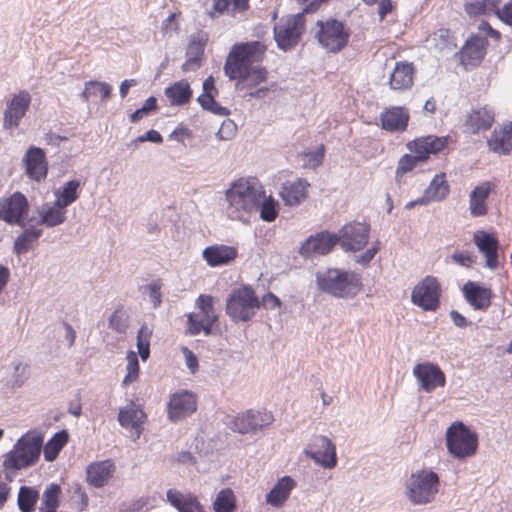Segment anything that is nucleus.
<instances>
[{
    "label": "nucleus",
    "mask_w": 512,
    "mask_h": 512,
    "mask_svg": "<svg viewBox=\"0 0 512 512\" xmlns=\"http://www.w3.org/2000/svg\"><path fill=\"white\" fill-rule=\"evenodd\" d=\"M62 488L57 483H50L46 486L41 497V504L38 512H54L61 505Z\"/></svg>",
    "instance_id": "nucleus-43"
},
{
    "label": "nucleus",
    "mask_w": 512,
    "mask_h": 512,
    "mask_svg": "<svg viewBox=\"0 0 512 512\" xmlns=\"http://www.w3.org/2000/svg\"><path fill=\"white\" fill-rule=\"evenodd\" d=\"M336 232L321 230L308 236L299 247L298 253L304 259H313L315 256H325L339 245Z\"/></svg>",
    "instance_id": "nucleus-13"
},
{
    "label": "nucleus",
    "mask_w": 512,
    "mask_h": 512,
    "mask_svg": "<svg viewBox=\"0 0 512 512\" xmlns=\"http://www.w3.org/2000/svg\"><path fill=\"white\" fill-rule=\"evenodd\" d=\"M197 409V396L189 390H179L170 396L167 404L168 419L174 423L185 419Z\"/></svg>",
    "instance_id": "nucleus-17"
},
{
    "label": "nucleus",
    "mask_w": 512,
    "mask_h": 512,
    "mask_svg": "<svg viewBox=\"0 0 512 512\" xmlns=\"http://www.w3.org/2000/svg\"><path fill=\"white\" fill-rule=\"evenodd\" d=\"M461 291L465 301L476 311H487L495 296L490 287L479 281L468 280Z\"/></svg>",
    "instance_id": "nucleus-20"
},
{
    "label": "nucleus",
    "mask_w": 512,
    "mask_h": 512,
    "mask_svg": "<svg viewBox=\"0 0 512 512\" xmlns=\"http://www.w3.org/2000/svg\"><path fill=\"white\" fill-rule=\"evenodd\" d=\"M309 186L310 184L304 178L286 181L282 184L279 195L286 206H298L307 198Z\"/></svg>",
    "instance_id": "nucleus-30"
},
{
    "label": "nucleus",
    "mask_w": 512,
    "mask_h": 512,
    "mask_svg": "<svg viewBox=\"0 0 512 512\" xmlns=\"http://www.w3.org/2000/svg\"><path fill=\"white\" fill-rule=\"evenodd\" d=\"M205 44V39L195 35L191 36L186 50V56L189 58V62L197 63V66L200 65L204 55Z\"/></svg>",
    "instance_id": "nucleus-53"
},
{
    "label": "nucleus",
    "mask_w": 512,
    "mask_h": 512,
    "mask_svg": "<svg viewBox=\"0 0 512 512\" xmlns=\"http://www.w3.org/2000/svg\"><path fill=\"white\" fill-rule=\"evenodd\" d=\"M28 377H29L28 366L27 365L22 366L21 363H18L14 367V373L11 378V387L14 389L21 388L24 385L25 381L28 379Z\"/></svg>",
    "instance_id": "nucleus-61"
},
{
    "label": "nucleus",
    "mask_w": 512,
    "mask_h": 512,
    "mask_svg": "<svg viewBox=\"0 0 512 512\" xmlns=\"http://www.w3.org/2000/svg\"><path fill=\"white\" fill-rule=\"evenodd\" d=\"M499 4L500 0H471L464 3V11L471 18L486 15L491 12L495 14V10Z\"/></svg>",
    "instance_id": "nucleus-45"
},
{
    "label": "nucleus",
    "mask_w": 512,
    "mask_h": 512,
    "mask_svg": "<svg viewBox=\"0 0 512 512\" xmlns=\"http://www.w3.org/2000/svg\"><path fill=\"white\" fill-rule=\"evenodd\" d=\"M441 286L437 278L426 276L411 292V301L424 311L435 312L440 306Z\"/></svg>",
    "instance_id": "nucleus-12"
},
{
    "label": "nucleus",
    "mask_w": 512,
    "mask_h": 512,
    "mask_svg": "<svg viewBox=\"0 0 512 512\" xmlns=\"http://www.w3.org/2000/svg\"><path fill=\"white\" fill-rule=\"evenodd\" d=\"M238 257V249L235 246L214 244L207 246L202 251V258L207 265L215 268L230 265Z\"/></svg>",
    "instance_id": "nucleus-26"
},
{
    "label": "nucleus",
    "mask_w": 512,
    "mask_h": 512,
    "mask_svg": "<svg viewBox=\"0 0 512 512\" xmlns=\"http://www.w3.org/2000/svg\"><path fill=\"white\" fill-rule=\"evenodd\" d=\"M279 209V202L271 195L267 197L264 194V197L259 201V204H257V209H254V211H259V216L262 221L273 222L279 214Z\"/></svg>",
    "instance_id": "nucleus-48"
},
{
    "label": "nucleus",
    "mask_w": 512,
    "mask_h": 512,
    "mask_svg": "<svg viewBox=\"0 0 512 512\" xmlns=\"http://www.w3.org/2000/svg\"><path fill=\"white\" fill-rule=\"evenodd\" d=\"M296 486L297 482L289 475L279 478L266 494V503L274 508L283 507Z\"/></svg>",
    "instance_id": "nucleus-31"
},
{
    "label": "nucleus",
    "mask_w": 512,
    "mask_h": 512,
    "mask_svg": "<svg viewBox=\"0 0 512 512\" xmlns=\"http://www.w3.org/2000/svg\"><path fill=\"white\" fill-rule=\"evenodd\" d=\"M306 19L303 13H296L278 23L273 28L274 40L277 47L284 51L292 50L301 40L305 32Z\"/></svg>",
    "instance_id": "nucleus-9"
},
{
    "label": "nucleus",
    "mask_w": 512,
    "mask_h": 512,
    "mask_svg": "<svg viewBox=\"0 0 512 512\" xmlns=\"http://www.w3.org/2000/svg\"><path fill=\"white\" fill-rule=\"evenodd\" d=\"M43 441L41 432L30 430L17 440L14 448L20 452L26 465L34 466L40 458Z\"/></svg>",
    "instance_id": "nucleus-23"
},
{
    "label": "nucleus",
    "mask_w": 512,
    "mask_h": 512,
    "mask_svg": "<svg viewBox=\"0 0 512 512\" xmlns=\"http://www.w3.org/2000/svg\"><path fill=\"white\" fill-rule=\"evenodd\" d=\"M118 422L123 428H131L139 438L143 433V424L147 419L145 412L138 406H125L119 409Z\"/></svg>",
    "instance_id": "nucleus-33"
},
{
    "label": "nucleus",
    "mask_w": 512,
    "mask_h": 512,
    "mask_svg": "<svg viewBox=\"0 0 512 512\" xmlns=\"http://www.w3.org/2000/svg\"><path fill=\"white\" fill-rule=\"evenodd\" d=\"M128 363H127V373L122 381V384L124 386H128L129 384L135 382L138 379L139 376V361L134 352L128 353Z\"/></svg>",
    "instance_id": "nucleus-57"
},
{
    "label": "nucleus",
    "mask_w": 512,
    "mask_h": 512,
    "mask_svg": "<svg viewBox=\"0 0 512 512\" xmlns=\"http://www.w3.org/2000/svg\"><path fill=\"white\" fill-rule=\"evenodd\" d=\"M476 258L474 254L467 250H456L451 255V260L454 263L466 268L471 267L476 262Z\"/></svg>",
    "instance_id": "nucleus-60"
},
{
    "label": "nucleus",
    "mask_w": 512,
    "mask_h": 512,
    "mask_svg": "<svg viewBox=\"0 0 512 512\" xmlns=\"http://www.w3.org/2000/svg\"><path fill=\"white\" fill-rule=\"evenodd\" d=\"M29 210L28 198L20 191L0 198V221L8 225L24 227L25 221H28Z\"/></svg>",
    "instance_id": "nucleus-10"
},
{
    "label": "nucleus",
    "mask_w": 512,
    "mask_h": 512,
    "mask_svg": "<svg viewBox=\"0 0 512 512\" xmlns=\"http://www.w3.org/2000/svg\"><path fill=\"white\" fill-rule=\"evenodd\" d=\"M259 310L258 296L252 286L234 288L225 301V312L233 323L248 322Z\"/></svg>",
    "instance_id": "nucleus-2"
},
{
    "label": "nucleus",
    "mask_w": 512,
    "mask_h": 512,
    "mask_svg": "<svg viewBox=\"0 0 512 512\" xmlns=\"http://www.w3.org/2000/svg\"><path fill=\"white\" fill-rule=\"evenodd\" d=\"M273 421V414L266 409H248L243 413H238L236 416H227L225 424L233 432L246 435L257 434L270 426Z\"/></svg>",
    "instance_id": "nucleus-8"
},
{
    "label": "nucleus",
    "mask_w": 512,
    "mask_h": 512,
    "mask_svg": "<svg viewBox=\"0 0 512 512\" xmlns=\"http://www.w3.org/2000/svg\"><path fill=\"white\" fill-rule=\"evenodd\" d=\"M439 476L431 469H422L411 474L407 495L413 504L430 503L438 492Z\"/></svg>",
    "instance_id": "nucleus-7"
},
{
    "label": "nucleus",
    "mask_w": 512,
    "mask_h": 512,
    "mask_svg": "<svg viewBox=\"0 0 512 512\" xmlns=\"http://www.w3.org/2000/svg\"><path fill=\"white\" fill-rule=\"evenodd\" d=\"M316 26L315 39L327 52L337 54L348 45L352 32L345 21L331 17L317 20Z\"/></svg>",
    "instance_id": "nucleus-4"
},
{
    "label": "nucleus",
    "mask_w": 512,
    "mask_h": 512,
    "mask_svg": "<svg viewBox=\"0 0 512 512\" xmlns=\"http://www.w3.org/2000/svg\"><path fill=\"white\" fill-rule=\"evenodd\" d=\"M164 94L169 99L171 106H184L190 103L193 90L189 82L182 79L167 86Z\"/></svg>",
    "instance_id": "nucleus-39"
},
{
    "label": "nucleus",
    "mask_w": 512,
    "mask_h": 512,
    "mask_svg": "<svg viewBox=\"0 0 512 512\" xmlns=\"http://www.w3.org/2000/svg\"><path fill=\"white\" fill-rule=\"evenodd\" d=\"M425 191L433 201L444 200L450 192L449 184L445 179V173L435 175Z\"/></svg>",
    "instance_id": "nucleus-47"
},
{
    "label": "nucleus",
    "mask_w": 512,
    "mask_h": 512,
    "mask_svg": "<svg viewBox=\"0 0 512 512\" xmlns=\"http://www.w3.org/2000/svg\"><path fill=\"white\" fill-rule=\"evenodd\" d=\"M445 442L448 453L457 460L475 455L479 444L477 432L459 420L447 428Z\"/></svg>",
    "instance_id": "nucleus-3"
},
{
    "label": "nucleus",
    "mask_w": 512,
    "mask_h": 512,
    "mask_svg": "<svg viewBox=\"0 0 512 512\" xmlns=\"http://www.w3.org/2000/svg\"><path fill=\"white\" fill-rule=\"evenodd\" d=\"M96 88L100 91L101 101H106L112 96V87L106 82L89 80L85 82L84 90L80 93V99L88 102L92 95H96Z\"/></svg>",
    "instance_id": "nucleus-46"
},
{
    "label": "nucleus",
    "mask_w": 512,
    "mask_h": 512,
    "mask_svg": "<svg viewBox=\"0 0 512 512\" xmlns=\"http://www.w3.org/2000/svg\"><path fill=\"white\" fill-rule=\"evenodd\" d=\"M299 156L302 158L305 168L316 169L322 165L325 157V145L320 144L315 150L304 151Z\"/></svg>",
    "instance_id": "nucleus-55"
},
{
    "label": "nucleus",
    "mask_w": 512,
    "mask_h": 512,
    "mask_svg": "<svg viewBox=\"0 0 512 512\" xmlns=\"http://www.w3.org/2000/svg\"><path fill=\"white\" fill-rule=\"evenodd\" d=\"M158 109L159 105L157 98L155 96H150L145 100L140 108L136 109L132 114H130L129 120L131 123L136 124L144 117L155 114Z\"/></svg>",
    "instance_id": "nucleus-52"
},
{
    "label": "nucleus",
    "mask_w": 512,
    "mask_h": 512,
    "mask_svg": "<svg viewBox=\"0 0 512 512\" xmlns=\"http://www.w3.org/2000/svg\"><path fill=\"white\" fill-rule=\"evenodd\" d=\"M259 309L264 308L266 310L280 309L283 305L281 299L273 292L265 293L261 299L258 298Z\"/></svg>",
    "instance_id": "nucleus-58"
},
{
    "label": "nucleus",
    "mask_w": 512,
    "mask_h": 512,
    "mask_svg": "<svg viewBox=\"0 0 512 512\" xmlns=\"http://www.w3.org/2000/svg\"><path fill=\"white\" fill-rule=\"evenodd\" d=\"M115 465L112 460H104L92 463L86 468L87 482L96 488L103 487L112 477Z\"/></svg>",
    "instance_id": "nucleus-34"
},
{
    "label": "nucleus",
    "mask_w": 512,
    "mask_h": 512,
    "mask_svg": "<svg viewBox=\"0 0 512 512\" xmlns=\"http://www.w3.org/2000/svg\"><path fill=\"white\" fill-rule=\"evenodd\" d=\"M224 74L230 80L236 81L235 89L237 91L250 92L268 79V70L261 65L246 69H242L237 65L234 70H227Z\"/></svg>",
    "instance_id": "nucleus-15"
},
{
    "label": "nucleus",
    "mask_w": 512,
    "mask_h": 512,
    "mask_svg": "<svg viewBox=\"0 0 512 512\" xmlns=\"http://www.w3.org/2000/svg\"><path fill=\"white\" fill-rule=\"evenodd\" d=\"M161 287L162 283L160 279L153 280L145 287L154 308L159 307L162 303Z\"/></svg>",
    "instance_id": "nucleus-59"
},
{
    "label": "nucleus",
    "mask_w": 512,
    "mask_h": 512,
    "mask_svg": "<svg viewBox=\"0 0 512 512\" xmlns=\"http://www.w3.org/2000/svg\"><path fill=\"white\" fill-rule=\"evenodd\" d=\"M426 163V161L421 158L420 154L412 153V154H404L398 160L395 178L398 182H400L401 177L411 172L414 168H416L419 164Z\"/></svg>",
    "instance_id": "nucleus-50"
},
{
    "label": "nucleus",
    "mask_w": 512,
    "mask_h": 512,
    "mask_svg": "<svg viewBox=\"0 0 512 512\" xmlns=\"http://www.w3.org/2000/svg\"><path fill=\"white\" fill-rule=\"evenodd\" d=\"M451 143H453V139L450 135H426L409 141L406 146L411 153L420 154L421 158L427 162L431 155H438Z\"/></svg>",
    "instance_id": "nucleus-18"
},
{
    "label": "nucleus",
    "mask_w": 512,
    "mask_h": 512,
    "mask_svg": "<svg viewBox=\"0 0 512 512\" xmlns=\"http://www.w3.org/2000/svg\"><path fill=\"white\" fill-rule=\"evenodd\" d=\"M487 144L494 153L509 155L512 151V122L505 124L499 131L495 129Z\"/></svg>",
    "instance_id": "nucleus-38"
},
{
    "label": "nucleus",
    "mask_w": 512,
    "mask_h": 512,
    "mask_svg": "<svg viewBox=\"0 0 512 512\" xmlns=\"http://www.w3.org/2000/svg\"><path fill=\"white\" fill-rule=\"evenodd\" d=\"M304 454L324 469H333L338 463L336 446L327 436H315L304 449Z\"/></svg>",
    "instance_id": "nucleus-14"
},
{
    "label": "nucleus",
    "mask_w": 512,
    "mask_h": 512,
    "mask_svg": "<svg viewBox=\"0 0 512 512\" xmlns=\"http://www.w3.org/2000/svg\"><path fill=\"white\" fill-rule=\"evenodd\" d=\"M25 174L35 182L43 181L48 175V161L43 148L31 145L26 150L23 159Z\"/></svg>",
    "instance_id": "nucleus-21"
},
{
    "label": "nucleus",
    "mask_w": 512,
    "mask_h": 512,
    "mask_svg": "<svg viewBox=\"0 0 512 512\" xmlns=\"http://www.w3.org/2000/svg\"><path fill=\"white\" fill-rule=\"evenodd\" d=\"M415 376L421 390L430 393L437 387H444L446 384L445 373L438 364L426 361L417 363L413 368Z\"/></svg>",
    "instance_id": "nucleus-19"
},
{
    "label": "nucleus",
    "mask_w": 512,
    "mask_h": 512,
    "mask_svg": "<svg viewBox=\"0 0 512 512\" xmlns=\"http://www.w3.org/2000/svg\"><path fill=\"white\" fill-rule=\"evenodd\" d=\"M166 500L178 512H206L198 497L192 493L170 488L166 492Z\"/></svg>",
    "instance_id": "nucleus-29"
},
{
    "label": "nucleus",
    "mask_w": 512,
    "mask_h": 512,
    "mask_svg": "<svg viewBox=\"0 0 512 512\" xmlns=\"http://www.w3.org/2000/svg\"><path fill=\"white\" fill-rule=\"evenodd\" d=\"M69 438L70 435L66 429H62L54 433L53 436L44 445L43 455L45 461H55L61 450L67 445Z\"/></svg>",
    "instance_id": "nucleus-42"
},
{
    "label": "nucleus",
    "mask_w": 512,
    "mask_h": 512,
    "mask_svg": "<svg viewBox=\"0 0 512 512\" xmlns=\"http://www.w3.org/2000/svg\"><path fill=\"white\" fill-rule=\"evenodd\" d=\"M380 241L376 240L370 248H368L364 253L355 257V262L362 265L363 267L369 266L371 261L374 259L375 255L380 250Z\"/></svg>",
    "instance_id": "nucleus-62"
},
{
    "label": "nucleus",
    "mask_w": 512,
    "mask_h": 512,
    "mask_svg": "<svg viewBox=\"0 0 512 512\" xmlns=\"http://www.w3.org/2000/svg\"><path fill=\"white\" fill-rule=\"evenodd\" d=\"M265 190L256 178L234 181L226 191V199L235 210L251 213L264 197Z\"/></svg>",
    "instance_id": "nucleus-5"
},
{
    "label": "nucleus",
    "mask_w": 512,
    "mask_h": 512,
    "mask_svg": "<svg viewBox=\"0 0 512 512\" xmlns=\"http://www.w3.org/2000/svg\"><path fill=\"white\" fill-rule=\"evenodd\" d=\"M320 291L336 298H353L362 288L361 275L350 270L327 268L315 275Z\"/></svg>",
    "instance_id": "nucleus-1"
},
{
    "label": "nucleus",
    "mask_w": 512,
    "mask_h": 512,
    "mask_svg": "<svg viewBox=\"0 0 512 512\" xmlns=\"http://www.w3.org/2000/svg\"><path fill=\"white\" fill-rule=\"evenodd\" d=\"M415 67L412 62L400 61L390 74L389 84L391 89H408L413 85Z\"/></svg>",
    "instance_id": "nucleus-36"
},
{
    "label": "nucleus",
    "mask_w": 512,
    "mask_h": 512,
    "mask_svg": "<svg viewBox=\"0 0 512 512\" xmlns=\"http://www.w3.org/2000/svg\"><path fill=\"white\" fill-rule=\"evenodd\" d=\"M495 189V185L490 181H484L477 185L469 195V210L473 217L485 216L488 212L487 199L490 193Z\"/></svg>",
    "instance_id": "nucleus-32"
},
{
    "label": "nucleus",
    "mask_w": 512,
    "mask_h": 512,
    "mask_svg": "<svg viewBox=\"0 0 512 512\" xmlns=\"http://www.w3.org/2000/svg\"><path fill=\"white\" fill-rule=\"evenodd\" d=\"M489 42L486 37L472 34L464 43L455 56L463 66L471 65L477 67L481 64L487 53Z\"/></svg>",
    "instance_id": "nucleus-22"
},
{
    "label": "nucleus",
    "mask_w": 512,
    "mask_h": 512,
    "mask_svg": "<svg viewBox=\"0 0 512 512\" xmlns=\"http://www.w3.org/2000/svg\"><path fill=\"white\" fill-rule=\"evenodd\" d=\"M40 499L39 490L34 486L22 485L19 488L17 506L20 512H34Z\"/></svg>",
    "instance_id": "nucleus-44"
},
{
    "label": "nucleus",
    "mask_w": 512,
    "mask_h": 512,
    "mask_svg": "<svg viewBox=\"0 0 512 512\" xmlns=\"http://www.w3.org/2000/svg\"><path fill=\"white\" fill-rule=\"evenodd\" d=\"M214 512H234L236 497L231 488L221 489L213 502Z\"/></svg>",
    "instance_id": "nucleus-49"
},
{
    "label": "nucleus",
    "mask_w": 512,
    "mask_h": 512,
    "mask_svg": "<svg viewBox=\"0 0 512 512\" xmlns=\"http://www.w3.org/2000/svg\"><path fill=\"white\" fill-rule=\"evenodd\" d=\"M152 331L147 327L146 324H143L138 332H137V342L136 346L138 349V354L142 361H146L150 357V337Z\"/></svg>",
    "instance_id": "nucleus-54"
},
{
    "label": "nucleus",
    "mask_w": 512,
    "mask_h": 512,
    "mask_svg": "<svg viewBox=\"0 0 512 512\" xmlns=\"http://www.w3.org/2000/svg\"><path fill=\"white\" fill-rule=\"evenodd\" d=\"M3 467L5 469L11 470H21L31 467L30 465H26L23 461V457L20 455V452L13 447L12 450L8 451L4 455Z\"/></svg>",
    "instance_id": "nucleus-56"
},
{
    "label": "nucleus",
    "mask_w": 512,
    "mask_h": 512,
    "mask_svg": "<svg viewBox=\"0 0 512 512\" xmlns=\"http://www.w3.org/2000/svg\"><path fill=\"white\" fill-rule=\"evenodd\" d=\"M266 50L267 46L258 40L237 42L231 47L223 70H234L237 65L242 69L255 67V63L263 61Z\"/></svg>",
    "instance_id": "nucleus-6"
},
{
    "label": "nucleus",
    "mask_w": 512,
    "mask_h": 512,
    "mask_svg": "<svg viewBox=\"0 0 512 512\" xmlns=\"http://www.w3.org/2000/svg\"><path fill=\"white\" fill-rule=\"evenodd\" d=\"M38 214L37 225L53 228L63 224L67 220L68 209L56 202L44 203L36 210Z\"/></svg>",
    "instance_id": "nucleus-28"
},
{
    "label": "nucleus",
    "mask_w": 512,
    "mask_h": 512,
    "mask_svg": "<svg viewBox=\"0 0 512 512\" xmlns=\"http://www.w3.org/2000/svg\"><path fill=\"white\" fill-rule=\"evenodd\" d=\"M250 8V0H216L208 15L215 19L223 15L235 17L245 13Z\"/></svg>",
    "instance_id": "nucleus-37"
},
{
    "label": "nucleus",
    "mask_w": 512,
    "mask_h": 512,
    "mask_svg": "<svg viewBox=\"0 0 512 512\" xmlns=\"http://www.w3.org/2000/svg\"><path fill=\"white\" fill-rule=\"evenodd\" d=\"M201 332L205 336L221 334L218 313L197 314L191 312L187 315V333L196 336Z\"/></svg>",
    "instance_id": "nucleus-24"
},
{
    "label": "nucleus",
    "mask_w": 512,
    "mask_h": 512,
    "mask_svg": "<svg viewBox=\"0 0 512 512\" xmlns=\"http://www.w3.org/2000/svg\"><path fill=\"white\" fill-rule=\"evenodd\" d=\"M501 22L512 28V0L506 2L502 8H497L494 14Z\"/></svg>",
    "instance_id": "nucleus-64"
},
{
    "label": "nucleus",
    "mask_w": 512,
    "mask_h": 512,
    "mask_svg": "<svg viewBox=\"0 0 512 512\" xmlns=\"http://www.w3.org/2000/svg\"><path fill=\"white\" fill-rule=\"evenodd\" d=\"M472 240L479 253L485 258V267L496 270L499 266L500 249L497 234L493 231L476 230Z\"/></svg>",
    "instance_id": "nucleus-16"
},
{
    "label": "nucleus",
    "mask_w": 512,
    "mask_h": 512,
    "mask_svg": "<svg viewBox=\"0 0 512 512\" xmlns=\"http://www.w3.org/2000/svg\"><path fill=\"white\" fill-rule=\"evenodd\" d=\"M410 114L403 106H390L379 115L380 127L390 133H402L409 124Z\"/></svg>",
    "instance_id": "nucleus-25"
},
{
    "label": "nucleus",
    "mask_w": 512,
    "mask_h": 512,
    "mask_svg": "<svg viewBox=\"0 0 512 512\" xmlns=\"http://www.w3.org/2000/svg\"><path fill=\"white\" fill-rule=\"evenodd\" d=\"M84 181L80 178L71 179L54 191L55 201L68 209V207L79 199L81 187Z\"/></svg>",
    "instance_id": "nucleus-40"
},
{
    "label": "nucleus",
    "mask_w": 512,
    "mask_h": 512,
    "mask_svg": "<svg viewBox=\"0 0 512 512\" xmlns=\"http://www.w3.org/2000/svg\"><path fill=\"white\" fill-rule=\"evenodd\" d=\"M31 103L30 94L23 90L12 98L4 112V126L18 127L21 119L29 109Z\"/></svg>",
    "instance_id": "nucleus-27"
},
{
    "label": "nucleus",
    "mask_w": 512,
    "mask_h": 512,
    "mask_svg": "<svg viewBox=\"0 0 512 512\" xmlns=\"http://www.w3.org/2000/svg\"><path fill=\"white\" fill-rule=\"evenodd\" d=\"M30 221L32 219L25 221V226L22 227L23 231L14 240L13 252L18 256L26 254L33 249L34 244L43 235V229L34 225H27Z\"/></svg>",
    "instance_id": "nucleus-35"
},
{
    "label": "nucleus",
    "mask_w": 512,
    "mask_h": 512,
    "mask_svg": "<svg viewBox=\"0 0 512 512\" xmlns=\"http://www.w3.org/2000/svg\"><path fill=\"white\" fill-rule=\"evenodd\" d=\"M195 304L200 314L217 313L214 307V297L212 295L200 294Z\"/></svg>",
    "instance_id": "nucleus-63"
},
{
    "label": "nucleus",
    "mask_w": 512,
    "mask_h": 512,
    "mask_svg": "<svg viewBox=\"0 0 512 512\" xmlns=\"http://www.w3.org/2000/svg\"><path fill=\"white\" fill-rule=\"evenodd\" d=\"M108 327L119 334H126L129 328V315L123 306L118 307L108 318Z\"/></svg>",
    "instance_id": "nucleus-51"
},
{
    "label": "nucleus",
    "mask_w": 512,
    "mask_h": 512,
    "mask_svg": "<svg viewBox=\"0 0 512 512\" xmlns=\"http://www.w3.org/2000/svg\"><path fill=\"white\" fill-rule=\"evenodd\" d=\"M371 226L366 222L352 221L342 226L337 232L339 246L345 252H358L363 250L370 236Z\"/></svg>",
    "instance_id": "nucleus-11"
},
{
    "label": "nucleus",
    "mask_w": 512,
    "mask_h": 512,
    "mask_svg": "<svg viewBox=\"0 0 512 512\" xmlns=\"http://www.w3.org/2000/svg\"><path fill=\"white\" fill-rule=\"evenodd\" d=\"M494 122V115L486 108L472 110L466 117L465 127L469 133L476 134L488 130Z\"/></svg>",
    "instance_id": "nucleus-41"
}]
</instances>
